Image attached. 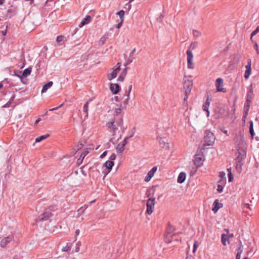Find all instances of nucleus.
Listing matches in <instances>:
<instances>
[{
  "mask_svg": "<svg viewBox=\"0 0 259 259\" xmlns=\"http://www.w3.org/2000/svg\"><path fill=\"white\" fill-rule=\"evenodd\" d=\"M83 159L82 157H81V156H80V157L77 160L78 163H81L82 160H83Z\"/></svg>",
  "mask_w": 259,
  "mask_h": 259,
  "instance_id": "53",
  "label": "nucleus"
},
{
  "mask_svg": "<svg viewBox=\"0 0 259 259\" xmlns=\"http://www.w3.org/2000/svg\"><path fill=\"white\" fill-rule=\"evenodd\" d=\"M210 100L209 99V98H207L205 103L203 104L202 106V108L204 111H206L207 112V116H208L209 114V112L208 111V107L210 105Z\"/></svg>",
  "mask_w": 259,
  "mask_h": 259,
  "instance_id": "17",
  "label": "nucleus"
},
{
  "mask_svg": "<svg viewBox=\"0 0 259 259\" xmlns=\"http://www.w3.org/2000/svg\"><path fill=\"white\" fill-rule=\"evenodd\" d=\"M53 84V81H51L47 82L45 84H44L42 87L41 92L42 93L46 92L48 90V89H49L50 88H51Z\"/></svg>",
  "mask_w": 259,
  "mask_h": 259,
  "instance_id": "21",
  "label": "nucleus"
},
{
  "mask_svg": "<svg viewBox=\"0 0 259 259\" xmlns=\"http://www.w3.org/2000/svg\"><path fill=\"white\" fill-rule=\"evenodd\" d=\"M250 101L248 99L246 100V103L244 105V112H243V119L244 120H245V118H246L248 111L249 110L250 108Z\"/></svg>",
  "mask_w": 259,
  "mask_h": 259,
  "instance_id": "9",
  "label": "nucleus"
},
{
  "mask_svg": "<svg viewBox=\"0 0 259 259\" xmlns=\"http://www.w3.org/2000/svg\"><path fill=\"white\" fill-rule=\"evenodd\" d=\"M70 248H71L70 246H69L68 244H67L65 247H64L62 248V251L66 252V251L70 250Z\"/></svg>",
  "mask_w": 259,
  "mask_h": 259,
  "instance_id": "39",
  "label": "nucleus"
},
{
  "mask_svg": "<svg viewBox=\"0 0 259 259\" xmlns=\"http://www.w3.org/2000/svg\"><path fill=\"white\" fill-rule=\"evenodd\" d=\"M259 32V26H258L251 33V39L252 37L255 35Z\"/></svg>",
  "mask_w": 259,
  "mask_h": 259,
  "instance_id": "38",
  "label": "nucleus"
},
{
  "mask_svg": "<svg viewBox=\"0 0 259 259\" xmlns=\"http://www.w3.org/2000/svg\"><path fill=\"white\" fill-rule=\"evenodd\" d=\"M193 87L192 81L189 79L185 80L184 82V90H185L184 102H187L188 96L191 93Z\"/></svg>",
  "mask_w": 259,
  "mask_h": 259,
  "instance_id": "3",
  "label": "nucleus"
},
{
  "mask_svg": "<svg viewBox=\"0 0 259 259\" xmlns=\"http://www.w3.org/2000/svg\"><path fill=\"white\" fill-rule=\"evenodd\" d=\"M205 136L204 137V142L205 144L208 146L212 145L215 141V136L214 134L210 131H206Z\"/></svg>",
  "mask_w": 259,
  "mask_h": 259,
  "instance_id": "5",
  "label": "nucleus"
},
{
  "mask_svg": "<svg viewBox=\"0 0 259 259\" xmlns=\"http://www.w3.org/2000/svg\"><path fill=\"white\" fill-rule=\"evenodd\" d=\"M157 170L156 167H153L147 174V176L145 178V181L148 182L150 181L151 178L153 177L154 174Z\"/></svg>",
  "mask_w": 259,
  "mask_h": 259,
  "instance_id": "10",
  "label": "nucleus"
},
{
  "mask_svg": "<svg viewBox=\"0 0 259 259\" xmlns=\"http://www.w3.org/2000/svg\"><path fill=\"white\" fill-rule=\"evenodd\" d=\"M40 119L39 118L37 119L35 122V124H37L40 121Z\"/></svg>",
  "mask_w": 259,
  "mask_h": 259,
  "instance_id": "60",
  "label": "nucleus"
},
{
  "mask_svg": "<svg viewBox=\"0 0 259 259\" xmlns=\"http://www.w3.org/2000/svg\"><path fill=\"white\" fill-rule=\"evenodd\" d=\"M245 68H246V70H245V72L244 73V78L246 79H247L249 77V76L251 74V68L249 67V66L248 67H245Z\"/></svg>",
  "mask_w": 259,
  "mask_h": 259,
  "instance_id": "24",
  "label": "nucleus"
},
{
  "mask_svg": "<svg viewBox=\"0 0 259 259\" xmlns=\"http://www.w3.org/2000/svg\"><path fill=\"white\" fill-rule=\"evenodd\" d=\"M65 40H66L65 37L62 35H59V36H57V39H56L57 42H58L59 43L60 42H62V41H64Z\"/></svg>",
  "mask_w": 259,
  "mask_h": 259,
  "instance_id": "31",
  "label": "nucleus"
},
{
  "mask_svg": "<svg viewBox=\"0 0 259 259\" xmlns=\"http://www.w3.org/2000/svg\"><path fill=\"white\" fill-rule=\"evenodd\" d=\"M127 68H124L120 74L125 77L127 74Z\"/></svg>",
  "mask_w": 259,
  "mask_h": 259,
  "instance_id": "46",
  "label": "nucleus"
},
{
  "mask_svg": "<svg viewBox=\"0 0 259 259\" xmlns=\"http://www.w3.org/2000/svg\"><path fill=\"white\" fill-rule=\"evenodd\" d=\"M193 34L194 37H199L201 35V33L196 30H193Z\"/></svg>",
  "mask_w": 259,
  "mask_h": 259,
  "instance_id": "32",
  "label": "nucleus"
},
{
  "mask_svg": "<svg viewBox=\"0 0 259 259\" xmlns=\"http://www.w3.org/2000/svg\"><path fill=\"white\" fill-rule=\"evenodd\" d=\"M114 162H113V161L111 160H108L106 161L104 164V166L109 169L108 172L110 171V169L112 168Z\"/></svg>",
  "mask_w": 259,
  "mask_h": 259,
  "instance_id": "23",
  "label": "nucleus"
},
{
  "mask_svg": "<svg viewBox=\"0 0 259 259\" xmlns=\"http://www.w3.org/2000/svg\"><path fill=\"white\" fill-rule=\"evenodd\" d=\"M199 245L198 242L197 241H195L194 245H193V252H195L196 249L197 248L198 246Z\"/></svg>",
  "mask_w": 259,
  "mask_h": 259,
  "instance_id": "40",
  "label": "nucleus"
},
{
  "mask_svg": "<svg viewBox=\"0 0 259 259\" xmlns=\"http://www.w3.org/2000/svg\"><path fill=\"white\" fill-rule=\"evenodd\" d=\"M120 66L121 63H118L116 66L112 68L111 72L107 74V78L109 80H111L117 76L118 73L120 71Z\"/></svg>",
  "mask_w": 259,
  "mask_h": 259,
  "instance_id": "4",
  "label": "nucleus"
},
{
  "mask_svg": "<svg viewBox=\"0 0 259 259\" xmlns=\"http://www.w3.org/2000/svg\"><path fill=\"white\" fill-rule=\"evenodd\" d=\"M226 184L225 180H220L218 182L217 191L219 193H221L224 189V186Z\"/></svg>",
  "mask_w": 259,
  "mask_h": 259,
  "instance_id": "16",
  "label": "nucleus"
},
{
  "mask_svg": "<svg viewBox=\"0 0 259 259\" xmlns=\"http://www.w3.org/2000/svg\"><path fill=\"white\" fill-rule=\"evenodd\" d=\"M186 259H194V258L193 256H187Z\"/></svg>",
  "mask_w": 259,
  "mask_h": 259,
  "instance_id": "58",
  "label": "nucleus"
},
{
  "mask_svg": "<svg viewBox=\"0 0 259 259\" xmlns=\"http://www.w3.org/2000/svg\"><path fill=\"white\" fill-rule=\"evenodd\" d=\"M2 87H3V84H2V83H0V89H1V88H2Z\"/></svg>",
  "mask_w": 259,
  "mask_h": 259,
  "instance_id": "63",
  "label": "nucleus"
},
{
  "mask_svg": "<svg viewBox=\"0 0 259 259\" xmlns=\"http://www.w3.org/2000/svg\"><path fill=\"white\" fill-rule=\"evenodd\" d=\"M197 45V44L196 42H193V43H192L190 45V47L192 49H194L196 47Z\"/></svg>",
  "mask_w": 259,
  "mask_h": 259,
  "instance_id": "51",
  "label": "nucleus"
},
{
  "mask_svg": "<svg viewBox=\"0 0 259 259\" xmlns=\"http://www.w3.org/2000/svg\"><path fill=\"white\" fill-rule=\"evenodd\" d=\"M227 171H228V179L229 181L232 182L233 180V177L231 172V168H227Z\"/></svg>",
  "mask_w": 259,
  "mask_h": 259,
  "instance_id": "30",
  "label": "nucleus"
},
{
  "mask_svg": "<svg viewBox=\"0 0 259 259\" xmlns=\"http://www.w3.org/2000/svg\"><path fill=\"white\" fill-rule=\"evenodd\" d=\"M52 216V213L49 211H46L39 217V219L41 221L47 220Z\"/></svg>",
  "mask_w": 259,
  "mask_h": 259,
  "instance_id": "14",
  "label": "nucleus"
},
{
  "mask_svg": "<svg viewBox=\"0 0 259 259\" xmlns=\"http://www.w3.org/2000/svg\"><path fill=\"white\" fill-rule=\"evenodd\" d=\"M110 90L113 94H116L120 90V87L117 83H111L110 85Z\"/></svg>",
  "mask_w": 259,
  "mask_h": 259,
  "instance_id": "12",
  "label": "nucleus"
},
{
  "mask_svg": "<svg viewBox=\"0 0 259 259\" xmlns=\"http://www.w3.org/2000/svg\"><path fill=\"white\" fill-rule=\"evenodd\" d=\"M12 239V237L8 236L7 237H6L4 239H3L1 241V246L2 247H4L9 242H10Z\"/></svg>",
  "mask_w": 259,
  "mask_h": 259,
  "instance_id": "20",
  "label": "nucleus"
},
{
  "mask_svg": "<svg viewBox=\"0 0 259 259\" xmlns=\"http://www.w3.org/2000/svg\"><path fill=\"white\" fill-rule=\"evenodd\" d=\"M81 246V242L80 241H78L76 244V247L75 249V251L76 252H78L80 250V247Z\"/></svg>",
  "mask_w": 259,
  "mask_h": 259,
  "instance_id": "37",
  "label": "nucleus"
},
{
  "mask_svg": "<svg viewBox=\"0 0 259 259\" xmlns=\"http://www.w3.org/2000/svg\"><path fill=\"white\" fill-rule=\"evenodd\" d=\"M117 14L119 16L121 20H123V17H124V11L120 10L117 13Z\"/></svg>",
  "mask_w": 259,
  "mask_h": 259,
  "instance_id": "35",
  "label": "nucleus"
},
{
  "mask_svg": "<svg viewBox=\"0 0 259 259\" xmlns=\"http://www.w3.org/2000/svg\"><path fill=\"white\" fill-rule=\"evenodd\" d=\"M62 105H63V104H61L60 106H59L58 107H55V108H52V109H50L49 111H54V110H58L59 108H60L61 107H62Z\"/></svg>",
  "mask_w": 259,
  "mask_h": 259,
  "instance_id": "50",
  "label": "nucleus"
},
{
  "mask_svg": "<svg viewBox=\"0 0 259 259\" xmlns=\"http://www.w3.org/2000/svg\"><path fill=\"white\" fill-rule=\"evenodd\" d=\"M125 77L121 74H120L119 76L117 78V81L122 82L124 79Z\"/></svg>",
  "mask_w": 259,
  "mask_h": 259,
  "instance_id": "43",
  "label": "nucleus"
},
{
  "mask_svg": "<svg viewBox=\"0 0 259 259\" xmlns=\"http://www.w3.org/2000/svg\"><path fill=\"white\" fill-rule=\"evenodd\" d=\"M89 153V148H85L84 149V151L81 153L80 156L83 159L84 158V157Z\"/></svg>",
  "mask_w": 259,
  "mask_h": 259,
  "instance_id": "33",
  "label": "nucleus"
},
{
  "mask_svg": "<svg viewBox=\"0 0 259 259\" xmlns=\"http://www.w3.org/2000/svg\"><path fill=\"white\" fill-rule=\"evenodd\" d=\"M107 155V151L104 152L100 156L101 158L104 157Z\"/></svg>",
  "mask_w": 259,
  "mask_h": 259,
  "instance_id": "52",
  "label": "nucleus"
},
{
  "mask_svg": "<svg viewBox=\"0 0 259 259\" xmlns=\"http://www.w3.org/2000/svg\"><path fill=\"white\" fill-rule=\"evenodd\" d=\"M245 207L247 208H248L249 209H251L250 206L249 204L247 203L245 204Z\"/></svg>",
  "mask_w": 259,
  "mask_h": 259,
  "instance_id": "54",
  "label": "nucleus"
},
{
  "mask_svg": "<svg viewBox=\"0 0 259 259\" xmlns=\"http://www.w3.org/2000/svg\"><path fill=\"white\" fill-rule=\"evenodd\" d=\"M129 138V137H125L124 139L120 143L124 147L127 144V139Z\"/></svg>",
  "mask_w": 259,
  "mask_h": 259,
  "instance_id": "41",
  "label": "nucleus"
},
{
  "mask_svg": "<svg viewBox=\"0 0 259 259\" xmlns=\"http://www.w3.org/2000/svg\"><path fill=\"white\" fill-rule=\"evenodd\" d=\"M235 147L237 151L236 160L238 166L241 161L246 157L247 146L242 132L239 131L235 133L234 138Z\"/></svg>",
  "mask_w": 259,
  "mask_h": 259,
  "instance_id": "1",
  "label": "nucleus"
},
{
  "mask_svg": "<svg viewBox=\"0 0 259 259\" xmlns=\"http://www.w3.org/2000/svg\"><path fill=\"white\" fill-rule=\"evenodd\" d=\"M91 101V100H90L87 102V103L84 104L83 108V111L86 114L85 117H88V109H89V104L90 102Z\"/></svg>",
  "mask_w": 259,
  "mask_h": 259,
  "instance_id": "25",
  "label": "nucleus"
},
{
  "mask_svg": "<svg viewBox=\"0 0 259 259\" xmlns=\"http://www.w3.org/2000/svg\"><path fill=\"white\" fill-rule=\"evenodd\" d=\"M91 21V17L89 15L86 16V17L82 20L80 24L79 25V27L81 28L84 25L89 24Z\"/></svg>",
  "mask_w": 259,
  "mask_h": 259,
  "instance_id": "18",
  "label": "nucleus"
},
{
  "mask_svg": "<svg viewBox=\"0 0 259 259\" xmlns=\"http://www.w3.org/2000/svg\"><path fill=\"white\" fill-rule=\"evenodd\" d=\"M132 86H131L130 90L128 92H125V94L124 95V97H123V99L124 98L123 102L121 103L119 107L118 108H116L114 109V115H117L119 114L121 112L122 108H125L127 106V105L128 104V101L129 100L130 97V94L131 91Z\"/></svg>",
  "mask_w": 259,
  "mask_h": 259,
  "instance_id": "2",
  "label": "nucleus"
},
{
  "mask_svg": "<svg viewBox=\"0 0 259 259\" xmlns=\"http://www.w3.org/2000/svg\"><path fill=\"white\" fill-rule=\"evenodd\" d=\"M49 136V135L48 134H47V135H45L40 136H39L38 137H37L35 139V142H40L41 141H42V140L46 139V138H47Z\"/></svg>",
  "mask_w": 259,
  "mask_h": 259,
  "instance_id": "27",
  "label": "nucleus"
},
{
  "mask_svg": "<svg viewBox=\"0 0 259 259\" xmlns=\"http://www.w3.org/2000/svg\"><path fill=\"white\" fill-rule=\"evenodd\" d=\"M249 126V133L250 134L251 139H253L254 136L255 135L253 130V123L252 121H250Z\"/></svg>",
  "mask_w": 259,
  "mask_h": 259,
  "instance_id": "22",
  "label": "nucleus"
},
{
  "mask_svg": "<svg viewBox=\"0 0 259 259\" xmlns=\"http://www.w3.org/2000/svg\"><path fill=\"white\" fill-rule=\"evenodd\" d=\"M155 204V199L154 198H150L147 201L146 206L147 210L146 212L148 214H151L154 211V206Z\"/></svg>",
  "mask_w": 259,
  "mask_h": 259,
  "instance_id": "6",
  "label": "nucleus"
},
{
  "mask_svg": "<svg viewBox=\"0 0 259 259\" xmlns=\"http://www.w3.org/2000/svg\"><path fill=\"white\" fill-rule=\"evenodd\" d=\"M123 20H121L120 22L119 23L117 26H116V28H118V29H119L120 28V27L122 26V24H123Z\"/></svg>",
  "mask_w": 259,
  "mask_h": 259,
  "instance_id": "47",
  "label": "nucleus"
},
{
  "mask_svg": "<svg viewBox=\"0 0 259 259\" xmlns=\"http://www.w3.org/2000/svg\"><path fill=\"white\" fill-rule=\"evenodd\" d=\"M31 72V68H26L23 71L22 75L23 76L26 77L28 75L30 74Z\"/></svg>",
  "mask_w": 259,
  "mask_h": 259,
  "instance_id": "28",
  "label": "nucleus"
},
{
  "mask_svg": "<svg viewBox=\"0 0 259 259\" xmlns=\"http://www.w3.org/2000/svg\"><path fill=\"white\" fill-rule=\"evenodd\" d=\"M214 207L213 208H212V211L214 212H216L218 211V210L221 208V207H223V204L222 203L219 202V201L218 199H216L214 202H213V204Z\"/></svg>",
  "mask_w": 259,
  "mask_h": 259,
  "instance_id": "13",
  "label": "nucleus"
},
{
  "mask_svg": "<svg viewBox=\"0 0 259 259\" xmlns=\"http://www.w3.org/2000/svg\"><path fill=\"white\" fill-rule=\"evenodd\" d=\"M222 131L226 135H227V136H228V132L227 130H222Z\"/></svg>",
  "mask_w": 259,
  "mask_h": 259,
  "instance_id": "56",
  "label": "nucleus"
},
{
  "mask_svg": "<svg viewBox=\"0 0 259 259\" xmlns=\"http://www.w3.org/2000/svg\"><path fill=\"white\" fill-rule=\"evenodd\" d=\"M107 37L106 35L103 36L99 40V44L103 45L107 40Z\"/></svg>",
  "mask_w": 259,
  "mask_h": 259,
  "instance_id": "34",
  "label": "nucleus"
},
{
  "mask_svg": "<svg viewBox=\"0 0 259 259\" xmlns=\"http://www.w3.org/2000/svg\"><path fill=\"white\" fill-rule=\"evenodd\" d=\"M221 241L224 246L230 243L229 237L227 234H223L221 236Z\"/></svg>",
  "mask_w": 259,
  "mask_h": 259,
  "instance_id": "15",
  "label": "nucleus"
},
{
  "mask_svg": "<svg viewBox=\"0 0 259 259\" xmlns=\"http://www.w3.org/2000/svg\"><path fill=\"white\" fill-rule=\"evenodd\" d=\"M253 48L256 50V53L258 55L259 54V49L258 48V45L256 42H255Z\"/></svg>",
  "mask_w": 259,
  "mask_h": 259,
  "instance_id": "45",
  "label": "nucleus"
},
{
  "mask_svg": "<svg viewBox=\"0 0 259 259\" xmlns=\"http://www.w3.org/2000/svg\"><path fill=\"white\" fill-rule=\"evenodd\" d=\"M187 60L188 63V68L189 69H193L194 68V64L193 62V54L191 51L188 50L187 51Z\"/></svg>",
  "mask_w": 259,
  "mask_h": 259,
  "instance_id": "7",
  "label": "nucleus"
},
{
  "mask_svg": "<svg viewBox=\"0 0 259 259\" xmlns=\"http://www.w3.org/2000/svg\"><path fill=\"white\" fill-rule=\"evenodd\" d=\"M241 257V254H239V253H237V255H236V259H240Z\"/></svg>",
  "mask_w": 259,
  "mask_h": 259,
  "instance_id": "55",
  "label": "nucleus"
},
{
  "mask_svg": "<svg viewBox=\"0 0 259 259\" xmlns=\"http://www.w3.org/2000/svg\"><path fill=\"white\" fill-rule=\"evenodd\" d=\"M79 233V230H76V231H75L76 235H78Z\"/></svg>",
  "mask_w": 259,
  "mask_h": 259,
  "instance_id": "61",
  "label": "nucleus"
},
{
  "mask_svg": "<svg viewBox=\"0 0 259 259\" xmlns=\"http://www.w3.org/2000/svg\"><path fill=\"white\" fill-rule=\"evenodd\" d=\"M243 251V246L241 244H240V246L238 249V253L241 254L242 252Z\"/></svg>",
  "mask_w": 259,
  "mask_h": 259,
  "instance_id": "44",
  "label": "nucleus"
},
{
  "mask_svg": "<svg viewBox=\"0 0 259 259\" xmlns=\"http://www.w3.org/2000/svg\"><path fill=\"white\" fill-rule=\"evenodd\" d=\"M202 158L200 157H198L195 158L194 163L195 164L198 165V166H200L202 164Z\"/></svg>",
  "mask_w": 259,
  "mask_h": 259,
  "instance_id": "29",
  "label": "nucleus"
},
{
  "mask_svg": "<svg viewBox=\"0 0 259 259\" xmlns=\"http://www.w3.org/2000/svg\"><path fill=\"white\" fill-rule=\"evenodd\" d=\"M116 150L119 153H122L124 150V147L120 143L116 147Z\"/></svg>",
  "mask_w": 259,
  "mask_h": 259,
  "instance_id": "26",
  "label": "nucleus"
},
{
  "mask_svg": "<svg viewBox=\"0 0 259 259\" xmlns=\"http://www.w3.org/2000/svg\"><path fill=\"white\" fill-rule=\"evenodd\" d=\"M136 48H134V49L132 51V52H131V55H132V54H134L135 53V52H136Z\"/></svg>",
  "mask_w": 259,
  "mask_h": 259,
  "instance_id": "57",
  "label": "nucleus"
},
{
  "mask_svg": "<svg viewBox=\"0 0 259 259\" xmlns=\"http://www.w3.org/2000/svg\"><path fill=\"white\" fill-rule=\"evenodd\" d=\"M249 92L251 93H252V92H253L252 90H250Z\"/></svg>",
  "mask_w": 259,
  "mask_h": 259,
  "instance_id": "64",
  "label": "nucleus"
},
{
  "mask_svg": "<svg viewBox=\"0 0 259 259\" xmlns=\"http://www.w3.org/2000/svg\"><path fill=\"white\" fill-rule=\"evenodd\" d=\"M5 2V0H0V5H3Z\"/></svg>",
  "mask_w": 259,
  "mask_h": 259,
  "instance_id": "59",
  "label": "nucleus"
},
{
  "mask_svg": "<svg viewBox=\"0 0 259 259\" xmlns=\"http://www.w3.org/2000/svg\"><path fill=\"white\" fill-rule=\"evenodd\" d=\"M108 126L110 129V132H112L113 135L116 134L117 132H119L118 128H117L114 124V122L112 121L108 122Z\"/></svg>",
  "mask_w": 259,
  "mask_h": 259,
  "instance_id": "11",
  "label": "nucleus"
},
{
  "mask_svg": "<svg viewBox=\"0 0 259 259\" xmlns=\"http://www.w3.org/2000/svg\"><path fill=\"white\" fill-rule=\"evenodd\" d=\"M224 81L221 78H218L215 81V87L217 92L226 93L227 90L225 88H223Z\"/></svg>",
  "mask_w": 259,
  "mask_h": 259,
  "instance_id": "8",
  "label": "nucleus"
},
{
  "mask_svg": "<svg viewBox=\"0 0 259 259\" xmlns=\"http://www.w3.org/2000/svg\"><path fill=\"white\" fill-rule=\"evenodd\" d=\"M186 178V173L184 172H180V174H179V175L178 176L177 182H178V183H179L180 184L183 183L185 181Z\"/></svg>",
  "mask_w": 259,
  "mask_h": 259,
  "instance_id": "19",
  "label": "nucleus"
},
{
  "mask_svg": "<svg viewBox=\"0 0 259 259\" xmlns=\"http://www.w3.org/2000/svg\"><path fill=\"white\" fill-rule=\"evenodd\" d=\"M116 157V155L114 153L112 154V155L110 157V160L112 161L115 160Z\"/></svg>",
  "mask_w": 259,
  "mask_h": 259,
  "instance_id": "48",
  "label": "nucleus"
},
{
  "mask_svg": "<svg viewBox=\"0 0 259 259\" xmlns=\"http://www.w3.org/2000/svg\"><path fill=\"white\" fill-rule=\"evenodd\" d=\"M129 138V137H125L124 139L120 143L124 147L127 144V139Z\"/></svg>",
  "mask_w": 259,
  "mask_h": 259,
  "instance_id": "42",
  "label": "nucleus"
},
{
  "mask_svg": "<svg viewBox=\"0 0 259 259\" xmlns=\"http://www.w3.org/2000/svg\"><path fill=\"white\" fill-rule=\"evenodd\" d=\"M251 59H249L248 60L247 64L246 65L245 67H248L249 66V67H251Z\"/></svg>",
  "mask_w": 259,
  "mask_h": 259,
  "instance_id": "49",
  "label": "nucleus"
},
{
  "mask_svg": "<svg viewBox=\"0 0 259 259\" xmlns=\"http://www.w3.org/2000/svg\"><path fill=\"white\" fill-rule=\"evenodd\" d=\"M228 236L229 237V238L231 237H233L234 236L233 234H230L229 235H228Z\"/></svg>",
  "mask_w": 259,
  "mask_h": 259,
  "instance_id": "62",
  "label": "nucleus"
},
{
  "mask_svg": "<svg viewBox=\"0 0 259 259\" xmlns=\"http://www.w3.org/2000/svg\"><path fill=\"white\" fill-rule=\"evenodd\" d=\"M219 177L220 178V180H226V174L223 171H221L219 172Z\"/></svg>",
  "mask_w": 259,
  "mask_h": 259,
  "instance_id": "36",
  "label": "nucleus"
}]
</instances>
